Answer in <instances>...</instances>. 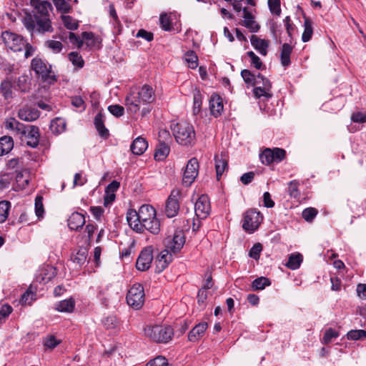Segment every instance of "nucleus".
Returning a JSON list of instances; mask_svg holds the SVG:
<instances>
[{
    "label": "nucleus",
    "instance_id": "46",
    "mask_svg": "<svg viewBox=\"0 0 366 366\" xmlns=\"http://www.w3.org/2000/svg\"><path fill=\"white\" fill-rule=\"evenodd\" d=\"M45 46L54 54L61 52L63 49V44L61 41L53 39L45 41Z\"/></svg>",
    "mask_w": 366,
    "mask_h": 366
},
{
    "label": "nucleus",
    "instance_id": "35",
    "mask_svg": "<svg viewBox=\"0 0 366 366\" xmlns=\"http://www.w3.org/2000/svg\"><path fill=\"white\" fill-rule=\"evenodd\" d=\"M0 92L5 99L13 98V84L9 79L4 80L0 84Z\"/></svg>",
    "mask_w": 366,
    "mask_h": 366
},
{
    "label": "nucleus",
    "instance_id": "24",
    "mask_svg": "<svg viewBox=\"0 0 366 366\" xmlns=\"http://www.w3.org/2000/svg\"><path fill=\"white\" fill-rule=\"evenodd\" d=\"M81 38L83 39L84 44L89 49H99L100 47L101 39L99 36H96L94 33L87 31L82 32Z\"/></svg>",
    "mask_w": 366,
    "mask_h": 366
},
{
    "label": "nucleus",
    "instance_id": "53",
    "mask_svg": "<svg viewBox=\"0 0 366 366\" xmlns=\"http://www.w3.org/2000/svg\"><path fill=\"white\" fill-rule=\"evenodd\" d=\"M146 366H172L168 363L167 360L162 356H158L149 361Z\"/></svg>",
    "mask_w": 366,
    "mask_h": 366
},
{
    "label": "nucleus",
    "instance_id": "41",
    "mask_svg": "<svg viewBox=\"0 0 366 366\" xmlns=\"http://www.w3.org/2000/svg\"><path fill=\"white\" fill-rule=\"evenodd\" d=\"M304 27L305 29L302 35V40L303 42H307L311 39L313 34L312 22L308 18H305Z\"/></svg>",
    "mask_w": 366,
    "mask_h": 366
},
{
    "label": "nucleus",
    "instance_id": "32",
    "mask_svg": "<svg viewBox=\"0 0 366 366\" xmlns=\"http://www.w3.org/2000/svg\"><path fill=\"white\" fill-rule=\"evenodd\" d=\"M94 125L99 134L103 138H107L109 137V131L105 127L103 115L101 113H98L94 118Z\"/></svg>",
    "mask_w": 366,
    "mask_h": 366
},
{
    "label": "nucleus",
    "instance_id": "31",
    "mask_svg": "<svg viewBox=\"0 0 366 366\" xmlns=\"http://www.w3.org/2000/svg\"><path fill=\"white\" fill-rule=\"evenodd\" d=\"M14 147V141L11 137L4 136L0 138V156L8 154Z\"/></svg>",
    "mask_w": 366,
    "mask_h": 366
},
{
    "label": "nucleus",
    "instance_id": "18",
    "mask_svg": "<svg viewBox=\"0 0 366 366\" xmlns=\"http://www.w3.org/2000/svg\"><path fill=\"white\" fill-rule=\"evenodd\" d=\"M207 327L208 325L206 322H199L189 332L188 340L192 342L199 341L204 335Z\"/></svg>",
    "mask_w": 366,
    "mask_h": 366
},
{
    "label": "nucleus",
    "instance_id": "37",
    "mask_svg": "<svg viewBox=\"0 0 366 366\" xmlns=\"http://www.w3.org/2000/svg\"><path fill=\"white\" fill-rule=\"evenodd\" d=\"M61 14L60 18L64 26L69 30H76L79 27V21L71 16Z\"/></svg>",
    "mask_w": 366,
    "mask_h": 366
},
{
    "label": "nucleus",
    "instance_id": "30",
    "mask_svg": "<svg viewBox=\"0 0 366 366\" xmlns=\"http://www.w3.org/2000/svg\"><path fill=\"white\" fill-rule=\"evenodd\" d=\"M215 162V169L217 173V179H219V177L224 172L225 169L227 167V161L222 154L220 155L217 154L214 157Z\"/></svg>",
    "mask_w": 366,
    "mask_h": 366
},
{
    "label": "nucleus",
    "instance_id": "22",
    "mask_svg": "<svg viewBox=\"0 0 366 366\" xmlns=\"http://www.w3.org/2000/svg\"><path fill=\"white\" fill-rule=\"evenodd\" d=\"M85 224L84 216L79 212H74L68 219V226L71 229L78 230Z\"/></svg>",
    "mask_w": 366,
    "mask_h": 366
},
{
    "label": "nucleus",
    "instance_id": "26",
    "mask_svg": "<svg viewBox=\"0 0 366 366\" xmlns=\"http://www.w3.org/2000/svg\"><path fill=\"white\" fill-rule=\"evenodd\" d=\"M170 152V147L167 142L159 140L154 152V159L157 161H162L167 158Z\"/></svg>",
    "mask_w": 366,
    "mask_h": 366
},
{
    "label": "nucleus",
    "instance_id": "21",
    "mask_svg": "<svg viewBox=\"0 0 366 366\" xmlns=\"http://www.w3.org/2000/svg\"><path fill=\"white\" fill-rule=\"evenodd\" d=\"M252 46L259 51L262 56L267 54V49L269 45V41L266 39L259 38L256 35H252L250 39Z\"/></svg>",
    "mask_w": 366,
    "mask_h": 366
},
{
    "label": "nucleus",
    "instance_id": "57",
    "mask_svg": "<svg viewBox=\"0 0 366 366\" xmlns=\"http://www.w3.org/2000/svg\"><path fill=\"white\" fill-rule=\"evenodd\" d=\"M272 152L274 162H280L285 158L286 152L283 149L276 147L272 149Z\"/></svg>",
    "mask_w": 366,
    "mask_h": 366
},
{
    "label": "nucleus",
    "instance_id": "13",
    "mask_svg": "<svg viewBox=\"0 0 366 366\" xmlns=\"http://www.w3.org/2000/svg\"><path fill=\"white\" fill-rule=\"evenodd\" d=\"M180 196V192L177 189L172 191L166 202L165 213L168 217H175L179 209L178 198Z\"/></svg>",
    "mask_w": 366,
    "mask_h": 366
},
{
    "label": "nucleus",
    "instance_id": "38",
    "mask_svg": "<svg viewBox=\"0 0 366 366\" xmlns=\"http://www.w3.org/2000/svg\"><path fill=\"white\" fill-rule=\"evenodd\" d=\"M241 76L244 82L250 86L259 85L260 81H258V74L255 76L248 69H243L241 71Z\"/></svg>",
    "mask_w": 366,
    "mask_h": 366
},
{
    "label": "nucleus",
    "instance_id": "39",
    "mask_svg": "<svg viewBox=\"0 0 366 366\" xmlns=\"http://www.w3.org/2000/svg\"><path fill=\"white\" fill-rule=\"evenodd\" d=\"M66 128V123L64 119L56 118L52 120L50 124V129L54 134H59L63 132Z\"/></svg>",
    "mask_w": 366,
    "mask_h": 366
},
{
    "label": "nucleus",
    "instance_id": "29",
    "mask_svg": "<svg viewBox=\"0 0 366 366\" xmlns=\"http://www.w3.org/2000/svg\"><path fill=\"white\" fill-rule=\"evenodd\" d=\"M4 127L6 129L14 131L16 135L19 132H24V124L12 117L6 119Z\"/></svg>",
    "mask_w": 366,
    "mask_h": 366
},
{
    "label": "nucleus",
    "instance_id": "25",
    "mask_svg": "<svg viewBox=\"0 0 366 366\" xmlns=\"http://www.w3.org/2000/svg\"><path fill=\"white\" fill-rule=\"evenodd\" d=\"M148 147V143L145 139L139 137H137L132 142L130 149L134 154H142Z\"/></svg>",
    "mask_w": 366,
    "mask_h": 366
},
{
    "label": "nucleus",
    "instance_id": "51",
    "mask_svg": "<svg viewBox=\"0 0 366 366\" xmlns=\"http://www.w3.org/2000/svg\"><path fill=\"white\" fill-rule=\"evenodd\" d=\"M247 56L251 59V64L257 69H261L264 68L262 61L258 56H257L253 51H249L247 53Z\"/></svg>",
    "mask_w": 366,
    "mask_h": 366
},
{
    "label": "nucleus",
    "instance_id": "15",
    "mask_svg": "<svg viewBox=\"0 0 366 366\" xmlns=\"http://www.w3.org/2000/svg\"><path fill=\"white\" fill-rule=\"evenodd\" d=\"M153 259L152 249L150 247L144 249L139 254L137 262L136 267L138 270L146 271L152 264Z\"/></svg>",
    "mask_w": 366,
    "mask_h": 366
},
{
    "label": "nucleus",
    "instance_id": "50",
    "mask_svg": "<svg viewBox=\"0 0 366 366\" xmlns=\"http://www.w3.org/2000/svg\"><path fill=\"white\" fill-rule=\"evenodd\" d=\"M35 213L38 218L43 217L44 209L43 205V197L37 196L35 199Z\"/></svg>",
    "mask_w": 366,
    "mask_h": 366
},
{
    "label": "nucleus",
    "instance_id": "8",
    "mask_svg": "<svg viewBox=\"0 0 366 366\" xmlns=\"http://www.w3.org/2000/svg\"><path fill=\"white\" fill-rule=\"evenodd\" d=\"M17 135L21 141L26 142V144L32 148L36 147L39 144L40 134L36 126L24 124V132H19Z\"/></svg>",
    "mask_w": 366,
    "mask_h": 366
},
{
    "label": "nucleus",
    "instance_id": "63",
    "mask_svg": "<svg viewBox=\"0 0 366 366\" xmlns=\"http://www.w3.org/2000/svg\"><path fill=\"white\" fill-rule=\"evenodd\" d=\"M12 310V307L8 304L2 305V307L0 309V321L7 318L9 315L11 313Z\"/></svg>",
    "mask_w": 366,
    "mask_h": 366
},
{
    "label": "nucleus",
    "instance_id": "33",
    "mask_svg": "<svg viewBox=\"0 0 366 366\" xmlns=\"http://www.w3.org/2000/svg\"><path fill=\"white\" fill-rule=\"evenodd\" d=\"M57 12L61 14H69L73 9L70 4L71 0H52Z\"/></svg>",
    "mask_w": 366,
    "mask_h": 366
},
{
    "label": "nucleus",
    "instance_id": "28",
    "mask_svg": "<svg viewBox=\"0 0 366 366\" xmlns=\"http://www.w3.org/2000/svg\"><path fill=\"white\" fill-rule=\"evenodd\" d=\"M59 38L64 41L69 38V42L78 49H80L84 44L83 39L71 31L59 34Z\"/></svg>",
    "mask_w": 366,
    "mask_h": 366
},
{
    "label": "nucleus",
    "instance_id": "2",
    "mask_svg": "<svg viewBox=\"0 0 366 366\" xmlns=\"http://www.w3.org/2000/svg\"><path fill=\"white\" fill-rule=\"evenodd\" d=\"M155 100V94L152 87L144 84L141 88L131 90L125 98V106L129 112L137 114L142 104H147Z\"/></svg>",
    "mask_w": 366,
    "mask_h": 366
},
{
    "label": "nucleus",
    "instance_id": "34",
    "mask_svg": "<svg viewBox=\"0 0 366 366\" xmlns=\"http://www.w3.org/2000/svg\"><path fill=\"white\" fill-rule=\"evenodd\" d=\"M75 306V302L71 298L59 302L55 305V310L61 312H71Z\"/></svg>",
    "mask_w": 366,
    "mask_h": 366
},
{
    "label": "nucleus",
    "instance_id": "49",
    "mask_svg": "<svg viewBox=\"0 0 366 366\" xmlns=\"http://www.w3.org/2000/svg\"><path fill=\"white\" fill-rule=\"evenodd\" d=\"M160 25L162 29L165 31H171L173 28L171 18L167 14H162L159 17Z\"/></svg>",
    "mask_w": 366,
    "mask_h": 366
},
{
    "label": "nucleus",
    "instance_id": "58",
    "mask_svg": "<svg viewBox=\"0 0 366 366\" xmlns=\"http://www.w3.org/2000/svg\"><path fill=\"white\" fill-rule=\"evenodd\" d=\"M299 183L297 181H291L288 185V192L291 197L297 198L300 196L298 190Z\"/></svg>",
    "mask_w": 366,
    "mask_h": 366
},
{
    "label": "nucleus",
    "instance_id": "6",
    "mask_svg": "<svg viewBox=\"0 0 366 366\" xmlns=\"http://www.w3.org/2000/svg\"><path fill=\"white\" fill-rule=\"evenodd\" d=\"M32 69L42 81L53 84L56 81L54 73L51 70V66L40 58H34L31 64Z\"/></svg>",
    "mask_w": 366,
    "mask_h": 366
},
{
    "label": "nucleus",
    "instance_id": "64",
    "mask_svg": "<svg viewBox=\"0 0 366 366\" xmlns=\"http://www.w3.org/2000/svg\"><path fill=\"white\" fill-rule=\"evenodd\" d=\"M351 119L354 122L365 123L366 122V112H356L352 114Z\"/></svg>",
    "mask_w": 366,
    "mask_h": 366
},
{
    "label": "nucleus",
    "instance_id": "43",
    "mask_svg": "<svg viewBox=\"0 0 366 366\" xmlns=\"http://www.w3.org/2000/svg\"><path fill=\"white\" fill-rule=\"evenodd\" d=\"M87 253L88 252L86 249H80L76 252V254L72 255L71 259L74 263L81 266L86 262Z\"/></svg>",
    "mask_w": 366,
    "mask_h": 366
},
{
    "label": "nucleus",
    "instance_id": "3",
    "mask_svg": "<svg viewBox=\"0 0 366 366\" xmlns=\"http://www.w3.org/2000/svg\"><path fill=\"white\" fill-rule=\"evenodd\" d=\"M139 217L143 230L146 229L152 234H157L160 232V222L156 217L155 209L149 204H143L139 209Z\"/></svg>",
    "mask_w": 366,
    "mask_h": 366
},
{
    "label": "nucleus",
    "instance_id": "19",
    "mask_svg": "<svg viewBox=\"0 0 366 366\" xmlns=\"http://www.w3.org/2000/svg\"><path fill=\"white\" fill-rule=\"evenodd\" d=\"M120 184L117 181L112 182L105 189V194L104 198V205L105 207L111 204L115 199V192L119 188Z\"/></svg>",
    "mask_w": 366,
    "mask_h": 366
},
{
    "label": "nucleus",
    "instance_id": "54",
    "mask_svg": "<svg viewBox=\"0 0 366 366\" xmlns=\"http://www.w3.org/2000/svg\"><path fill=\"white\" fill-rule=\"evenodd\" d=\"M254 96L259 99L262 97H264L267 99L272 97V94L269 93V90L265 89L262 88L261 86H255L253 89Z\"/></svg>",
    "mask_w": 366,
    "mask_h": 366
},
{
    "label": "nucleus",
    "instance_id": "20",
    "mask_svg": "<svg viewBox=\"0 0 366 366\" xmlns=\"http://www.w3.org/2000/svg\"><path fill=\"white\" fill-rule=\"evenodd\" d=\"M39 117V112L31 107H23L18 112V117L26 122H33Z\"/></svg>",
    "mask_w": 366,
    "mask_h": 366
},
{
    "label": "nucleus",
    "instance_id": "12",
    "mask_svg": "<svg viewBox=\"0 0 366 366\" xmlns=\"http://www.w3.org/2000/svg\"><path fill=\"white\" fill-rule=\"evenodd\" d=\"M185 243V237L182 231L175 232L172 237H167L164 240L167 249L172 253H177L183 247Z\"/></svg>",
    "mask_w": 366,
    "mask_h": 366
},
{
    "label": "nucleus",
    "instance_id": "56",
    "mask_svg": "<svg viewBox=\"0 0 366 366\" xmlns=\"http://www.w3.org/2000/svg\"><path fill=\"white\" fill-rule=\"evenodd\" d=\"M317 214V211L313 207L307 208L302 212V217L309 222H312Z\"/></svg>",
    "mask_w": 366,
    "mask_h": 366
},
{
    "label": "nucleus",
    "instance_id": "16",
    "mask_svg": "<svg viewBox=\"0 0 366 366\" xmlns=\"http://www.w3.org/2000/svg\"><path fill=\"white\" fill-rule=\"evenodd\" d=\"M127 220L130 227L137 232H142L143 229L139 217V211L137 212L135 209H130L127 213Z\"/></svg>",
    "mask_w": 366,
    "mask_h": 366
},
{
    "label": "nucleus",
    "instance_id": "36",
    "mask_svg": "<svg viewBox=\"0 0 366 366\" xmlns=\"http://www.w3.org/2000/svg\"><path fill=\"white\" fill-rule=\"evenodd\" d=\"M202 104V95L200 91L197 89H195L193 91V108L192 112L194 115H197L201 112Z\"/></svg>",
    "mask_w": 366,
    "mask_h": 366
},
{
    "label": "nucleus",
    "instance_id": "5",
    "mask_svg": "<svg viewBox=\"0 0 366 366\" xmlns=\"http://www.w3.org/2000/svg\"><path fill=\"white\" fill-rule=\"evenodd\" d=\"M144 333L147 337L156 342H168L174 335L170 326L149 325L145 327Z\"/></svg>",
    "mask_w": 366,
    "mask_h": 366
},
{
    "label": "nucleus",
    "instance_id": "59",
    "mask_svg": "<svg viewBox=\"0 0 366 366\" xmlns=\"http://www.w3.org/2000/svg\"><path fill=\"white\" fill-rule=\"evenodd\" d=\"M109 112L117 117L124 115V108L119 104L111 105L108 107Z\"/></svg>",
    "mask_w": 366,
    "mask_h": 366
},
{
    "label": "nucleus",
    "instance_id": "42",
    "mask_svg": "<svg viewBox=\"0 0 366 366\" xmlns=\"http://www.w3.org/2000/svg\"><path fill=\"white\" fill-rule=\"evenodd\" d=\"M271 285L270 280L265 277H260L255 279L252 283L253 290H264L265 287Z\"/></svg>",
    "mask_w": 366,
    "mask_h": 366
},
{
    "label": "nucleus",
    "instance_id": "17",
    "mask_svg": "<svg viewBox=\"0 0 366 366\" xmlns=\"http://www.w3.org/2000/svg\"><path fill=\"white\" fill-rule=\"evenodd\" d=\"M224 106L221 97L216 94H212L209 99V109L211 114L214 117H217L221 115Z\"/></svg>",
    "mask_w": 366,
    "mask_h": 366
},
{
    "label": "nucleus",
    "instance_id": "23",
    "mask_svg": "<svg viewBox=\"0 0 366 366\" xmlns=\"http://www.w3.org/2000/svg\"><path fill=\"white\" fill-rule=\"evenodd\" d=\"M242 11L244 18L243 25L249 29L251 32H257L259 29V26L254 20L253 15L246 7L243 8Z\"/></svg>",
    "mask_w": 366,
    "mask_h": 366
},
{
    "label": "nucleus",
    "instance_id": "1",
    "mask_svg": "<svg viewBox=\"0 0 366 366\" xmlns=\"http://www.w3.org/2000/svg\"><path fill=\"white\" fill-rule=\"evenodd\" d=\"M31 5L34 8V15L26 14L22 19L25 28L31 34L46 32L51 33L54 31L50 12L53 7L48 1L31 0Z\"/></svg>",
    "mask_w": 366,
    "mask_h": 366
},
{
    "label": "nucleus",
    "instance_id": "55",
    "mask_svg": "<svg viewBox=\"0 0 366 366\" xmlns=\"http://www.w3.org/2000/svg\"><path fill=\"white\" fill-rule=\"evenodd\" d=\"M268 6L270 11L277 15L280 16L281 14L280 9V0H268Z\"/></svg>",
    "mask_w": 366,
    "mask_h": 366
},
{
    "label": "nucleus",
    "instance_id": "14",
    "mask_svg": "<svg viewBox=\"0 0 366 366\" xmlns=\"http://www.w3.org/2000/svg\"><path fill=\"white\" fill-rule=\"evenodd\" d=\"M211 210L209 198L206 195L200 196L194 204L195 214L199 219H205Z\"/></svg>",
    "mask_w": 366,
    "mask_h": 366
},
{
    "label": "nucleus",
    "instance_id": "52",
    "mask_svg": "<svg viewBox=\"0 0 366 366\" xmlns=\"http://www.w3.org/2000/svg\"><path fill=\"white\" fill-rule=\"evenodd\" d=\"M347 339L357 340L366 337V331L363 330H351L347 335Z\"/></svg>",
    "mask_w": 366,
    "mask_h": 366
},
{
    "label": "nucleus",
    "instance_id": "4",
    "mask_svg": "<svg viewBox=\"0 0 366 366\" xmlns=\"http://www.w3.org/2000/svg\"><path fill=\"white\" fill-rule=\"evenodd\" d=\"M174 137L177 143L183 146H193L196 142L194 127L186 122H178L172 127Z\"/></svg>",
    "mask_w": 366,
    "mask_h": 366
},
{
    "label": "nucleus",
    "instance_id": "48",
    "mask_svg": "<svg viewBox=\"0 0 366 366\" xmlns=\"http://www.w3.org/2000/svg\"><path fill=\"white\" fill-rule=\"evenodd\" d=\"M185 61L192 69H195L198 66V57L193 51H189L185 54Z\"/></svg>",
    "mask_w": 366,
    "mask_h": 366
},
{
    "label": "nucleus",
    "instance_id": "27",
    "mask_svg": "<svg viewBox=\"0 0 366 366\" xmlns=\"http://www.w3.org/2000/svg\"><path fill=\"white\" fill-rule=\"evenodd\" d=\"M292 46L287 43L282 44L280 53L281 64L284 67H287L290 64V55L292 52Z\"/></svg>",
    "mask_w": 366,
    "mask_h": 366
},
{
    "label": "nucleus",
    "instance_id": "10",
    "mask_svg": "<svg viewBox=\"0 0 366 366\" xmlns=\"http://www.w3.org/2000/svg\"><path fill=\"white\" fill-rule=\"evenodd\" d=\"M199 167L197 158L193 157L188 161L182 178V182L185 186L189 187L194 182L198 175Z\"/></svg>",
    "mask_w": 366,
    "mask_h": 366
},
{
    "label": "nucleus",
    "instance_id": "47",
    "mask_svg": "<svg viewBox=\"0 0 366 366\" xmlns=\"http://www.w3.org/2000/svg\"><path fill=\"white\" fill-rule=\"evenodd\" d=\"M11 204L8 201L0 202V223L4 222L9 215Z\"/></svg>",
    "mask_w": 366,
    "mask_h": 366
},
{
    "label": "nucleus",
    "instance_id": "40",
    "mask_svg": "<svg viewBox=\"0 0 366 366\" xmlns=\"http://www.w3.org/2000/svg\"><path fill=\"white\" fill-rule=\"evenodd\" d=\"M303 260L302 255L300 253L292 254L289 257L288 262L285 264L289 269H297L300 267Z\"/></svg>",
    "mask_w": 366,
    "mask_h": 366
},
{
    "label": "nucleus",
    "instance_id": "45",
    "mask_svg": "<svg viewBox=\"0 0 366 366\" xmlns=\"http://www.w3.org/2000/svg\"><path fill=\"white\" fill-rule=\"evenodd\" d=\"M259 159L262 164L269 165L274 162V157L272 149L269 148L265 149L260 154Z\"/></svg>",
    "mask_w": 366,
    "mask_h": 366
},
{
    "label": "nucleus",
    "instance_id": "11",
    "mask_svg": "<svg viewBox=\"0 0 366 366\" xmlns=\"http://www.w3.org/2000/svg\"><path fill=\"white\" fill-rule=\"evenodd\" d=\"M262 219L259 212L249 209L245 212L242 227L248 232H253L258 228Z\"/></svg>",
    "mask_w": 366,
    "mask_h": 366
},
{
    "label": "nucleus",
    "instance_id": "60",
    "mask_svg": "<svg viewBox=\"0 0 366 366\" xmlns=\"http://www.w3.org/2000/svg\"><path fill=\"white\" fill-rule=\"evenodd\" d=\"M262 250V246L260 243H257L253 245V247L250 249L249 255L250 257L258 259L259 258L260 252Z\"/></svg>",
    "mask_w": 366,
    "mask_h": 366
},
{
    "label": "nucleus",
    "instance_id": "61",
    "mask_svg": "<svg viewBox=\"0 0 366 366\" xmlns=\"http://www.w3.org/2000/svg\"><path fill=\"white\" fill-rule=\"evenodd\" d=\"M338 335V332H337L335 330L330 328L325 332L322 342L324 344H327L332 340V338L337 337Z\"/></svg>",
    "mask_w": 366,
    "mask_h": 366
},
{
    "label": "nucleus",
    "instance_id": "7",
    "mask_svg": "<svg viewBox=\"0 0 366 366\" xmlns=\"http://www.w3.org/2000/svg\"><path fill=\"white\" fill-rule=\"evenodd\" d=\"M127 302L129 305L134 309H139L144 302V292L141 284L136 283L128 291Z\"/></svg>",
    "mask_w": 366,
    "mask_h": 366
},
{
    "label": "nucleus",
    "instance_id": "62",
    "mask_svg": "<svg viewBox=\"0 0 366 366\" xmlns=\"http://www.w3.org/2000/svg\"><path fill=\"white\" fill-rule=\"evenodd\" d=\"M35 295L32 292H29L28 290L25 292L20 300V302L21 305H31L33 300H34Z\"/></svg>",
    "mask_w": 366,
    "mask_h": 366
},
{
    "label": "nucleus",
    "instance_id": "44",
    "mask_svg": "<svg viewBox=\"0 0 366 366\" xmlns=\"http://www.w3.org/2000/svg\"><path fill=\"white\" fill-rule=\"evenodd\" d=\"M68 58L73 65L78 68H82L84 65V61L82 56L77 51H71L68 54Z\"/></svg>",
    "mask_w": 366,
    "mask_h": 366
},
{
    "label": "nucleus",
    "instance_id": "9",
    "mask_svg": "<svg viewBox=\"0 0 366 366\" xmlns=\"http://www.w3.org/2000/svg\"><path fill=\"white\" fill-rule=\"evenodd\" d=\"M1 38L6 46L14 51H20L25 46V42L21 36L5 31L1 34Z\"/></svg>",
    "mask_w": 366,
    "mask_h": 366
}]
</instances>
